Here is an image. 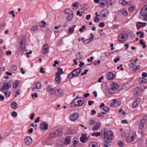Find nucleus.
Returning a JSON list of instances; mask_svg holds the SVG:
<instances>
[{
    "label": "nucleus",
    "instance_id": "69168bd1",
    "mask_svg": "<svg viewBox=\"0 0 147 147\" xmlns=\"http://www.w3.org/2000/svg\"><path fill=\"white\" fill-rule=\"evenodd\" d=\"M40 118L39 117H37L36 119L35 120V122L36 123H37L40 121Z\"/></svg>",
    "mask_w": 147,
    "mask_h": 147
},
{
    "label": "nucleus",
    "instance_id": "c756f323",
    "mask_svg": "<svg viewBox=\"0 0 147 147\" xmlns=\"http://www.w3.org/2000/svg\"><path fill=\"white\" fill-rule=\"evenodd\" d=\"M117 89H116V88H115L113 87H112L111 88H110L109 90V91L110 93L112 94L115 93L116 90Z\"/></svg>",
    "mask_w": 147,
    "mask_h": 147
},
{
    "label": "nucleus",
    "instance_id": "cd10ccee",
    "mask_svg": "<svg viewBox=\"0 0 147 147\" xmlns=\"http://www.w3.org/2000/svg\"><path fill=\"white\" fill-rule=\"evenodd\" d=\"M70 140V138L69 136L67 137L65 139L64 143L65 145H68Z\"/></svg>",
    "mask_w": 147,
    "mask_h": 147
},
{
    "label": "nucleus",
    "instance_id": "f8f14e48",
    "mask_svg": "<svg viewBox=\"0 0 147 147\" xmlns=\"http://www.w3.org/2000/svg\"><path fill=\"white\" fill-rule=\"evenodd\" d=\"M25 48V41L23 39H21L20 42V49L22 53L24 51Z\"/></svg>",
    "mask_w": 147,
    "mask_h": 147
},
{
    "label": "nucleus",
    "instance_id": "393cba45",
    "mask_svg": "<svg viewBox=\"0 0 147 147\" xmlns=\"http://www.w3.org/2000/svg\"><path fill=\"white\" fill-rule=\"evenodd\" d=\"M138 81L140 83H144L146 82L147 80L146 78L142 77L139 78Z\"/></svg>",
    "mask_w": 147,
    "mask_h": 147
},
{
    "label": "nucleus",
    "instance_id": "473e14b6",
    "mask_svg": "<svg viewBox=\"0 0 147 147\" xmlns=\"http://www.w3.org/2000/svg\"><path fill=\"white\" fill-rule=\"evenodd\" d=\"M76 27V26L73 25L72 27L70 28L68 32L70 34H72L74 30V28Z\"/></svg>",
    "mask_w": 147,
    "mask_h": 147
},
{
    "label": "nucleus",
    "instance_id": "3c124183",
    "mask_svg": "<svg viewBox=\"0 0 147 147\" xmlns=\"http://www.w3.org/2000/svg\"><path fill=\"white\" fill-rule=\"evenodd\" d=\"M105 25L104 22H100L99 24V26L100 27L102 28Z\"/></svg>",
    "mask_w": 147,
    "mask_h": 147
},
{
    "label": "nucleus",
    "instance_id": "f3484780",
    "mask_svg": "<svg viewBox=\"0 0 147 147\" xmlns=\"http://www.w3.org/2000/svg\"><path fill=\"white\" fill-rule=\"evenodd\" d=\"M79 116V115L78 113H75L71 115L69 118L71 121H75L77 119Z\"/></svg>",
    "mask_w": 147,
    "mask_h": 147
},
{
    "label": "nucleus",
    "instance_id": "774afa93",
    "mask_svg": "<svg viewBox=\"0 0 147 147\" xmlns=\"http://www.w3.org/2000/svg\"><path fill=\"white\" fill-rule=\"evenodd\" d=\"M89 96V94L88 93L86 94H84V97L85 98H86Z\"/></svg>",
    "mask_w": 147,
    "mask_h": 147
},
{
    "label": "nucleus",
    "instance_id": "2eb2a0df",
    "mask_svg": "<svg viewBox=\"0 0 147 147\" xmlns=\"http://www.w3.org/2000/svg\"><path fill=\"white\" fill-rule=\"evenodd\" d=\"M143 92L142 89L140 88H135L134 91V96L136 97H137L138 95L141 93Z\"/></svg>",
    "mask_w": 147,
    "mask_h": 147
},
{
    "label": "nucleus",
    "instance_id": "c03bdc74",
    "mask_svg": "<svg viewBox=\"0 0 147 147\" xmlns=\"http://www.w3.org/2000/svg\"><path fill=\"white\" fill-rule=\"evenodd\" d=\"M21 92V91L20 90H18L16 91V95L14 96V97H16L18 96Z\"/></svg>",
    "mask_w": 147,
    "mask_h": 147
},
{
    "label": "nucleus",
    "instance_id": "49530a36",
    "mask_svg": "<svg viewBox=\"0 0 147 147\" xmlns=\"http://www.w3.org/2000/svg\"><path fill=\"white\" fill-rule=\"evenodd\" d=\"M119 2L123 5H125L126 4V2L125 0H119Z\"/></svg>",
    "mask_w": 147,
    "mask_h": 147
},
{
    "label": "nucleus",
    "instance_id": "ea45409f",
    "mask_svg": "<svg viewBox=\"0 0 147 147\" xmlns=\"http://www.w3.org/2000/svg\"><path fill=\"white\" fill-rule=\"evenodd\" d=\"M103 110L106 112H108L109 111V108L108 107H104L103 108Z\"/></svg>",
    "mask_w": 147,
    "mask_h": 147
},
{
    "label": "nucleus",
    "instance_id": "4be33fe9",
    "mask_svg": "<svg viewBox=\"0 0 147 147\" xmlns=\"http://www.w3.org/2000/svg\"><path fill=\"white\" fill-rule=\"evenodd\" d=\"M101 13H102V16L104 17H106L109 13L108 10L106 9L102 10Z\"/></svg>",
    "mask_w": 147,
    "mask_h": 147
},
{
    "label": "nucleus",
    "instance_id": "6ab92c4d",
    "mask_svg": "<svg viewBox=\"0 0 147 147\" xmlns=\"http://www.w3.org/2000/svg\"><path fill=\"white\" fill-rule=\"evenodd\" d=\"M56 78L55 79V83L59 84L61 82V77L57 73H55Z\"/></svg>",
    "mask_w": 147,
    "mask_h": 147
},
{
    "label": "nucleus",
    "instance_id": "c85d7f7f",
    "mask_svg": "<svg viewBox=\"0 0 147 147\" xmlns=\"http://www.w3.org/2000/svg\"><path fill=\"white\" fill-rule=\"evenodd\" d=\"M11 107L12 109H16L17 108L18 105L16 102H13L11 104Z\"/></svg>",
    "mask_w": 147,
    "mask_h": 147
},
{
    "label": "nucleus",
    "instance_id": "864d4df0",
    "mask_svg": "<svg viewBox=\"0 0 147 147\" xmlns=\"http://www.w3.org/2000/svg\"><path fill=\"white\" fill-rule=\"evenodd\" d=\"M94 58L92 57H91L90 59H87V61L88 62H91L92 61Z\"/></svg>",
    "mask_w": 147,
    "mask_h": 147
},
{
    "label": "nucleus",
    "instance_id": "052dcab7",
    "mask_svg": "<svg viewBox=\"0 0 147 147\" xmlns=\"http://www.w3.org/2000/svg\"><path fill=\"white\" fill-rule=\"evenodd\" d=\"M54 63L53 64V66L54 67H55L56 66V64H59L58 61H55L54 62Z\"/></svg>",
    "mask_w": 147,
    "mask_h": 147
},
{
    "label": "nucleus",
    "instance_id": "603ef678",
    "mask_svg": "<svg viewBox=\"0 0 147 147\" xmlns=\"http://www.w3.org/2000/svg\"><path fill=\"white\" fill-rule=\"evenodd\" d=\"M44 69L43 67H41L40 70V73L43 74H45L46 73V72L44 71Z\"/></svg>",
    "mask_w": 147,
    "mask_h": 147
},
{
    "label": "nucleus",
    "instance_id": "e433bc0d",
    "mask_svg": "<svg viewBox=\"0 0 147 147\" xmlns=\"http://www.w3.org/2000/svg\"><path fill=\"white\" fill-rule=\"evenodd\" d=\"M79 5V3L78 2H76L72 4V6L74 7H77L78 8Z\"/></svg>",
    "mask_w": 147,
    "mask_h": 147
},
{
    "label": "nucleus",
    "instance_id": "a19ab883",
    "mask_svg": "<svg viewBox=\"0 0 147 147\" xmlns=\"http://www.w3.org/2000/svg\"><path fill=\"white\" fill-rule=\"evenodd\" d=\"M118 145L120 147H123L124 145V144L122 141L119 140L118 142Z\"/></svg>",
    "mask_w": 147,
    "mask_h": 147
},
{
    "label": "nucleus",
    "instance_id": "09e8293b",
    "mask_svg": "<svg viewBox=\"0 0 147 147\" xmlns=\"http://www.w3.org/2000/svg\"><path fill=\"white\" fill-rule=\"evenodd\" d=\"M11 115L13 117H16L17 116V114L15 111H13L11 113Z\"/></svg>",
    "mask_w": 147,
    "mask_h": 147
},
{
    "label": "nucleus",
    "instance_id": "6e6d98bb",
    "mask_svg": "<svg viewBox=\"0 0 147 147\" xmlns=\"http://www.w3.org/2000/svg\"><path fill=\"white\" fill-rule=\"evenodd\" d=\"M94 103V101L89 100L88 101V105L89 106H90L92 105V104Z\"/></svg>",
    "mask_w": 147,
    "mask_h": 147
},
{
    "label": "nucleus",
    "instance_id": "bf43d9fd",
    "mask_svg": "<svg viewBox=\"0 0 147 147\" xmlns=\"http://www.w3.org/2000/svg\"><path fill=\"white\" fill-rule=\"evenodd\" d=\"M142 76L143 77H147V74L146 72H143L142 74Z\"/></svg>",
    "mask_w": 147,
    "mask_h": 147
},
{
    "label": "nucleus",
    "instance_id": "5fc2aeb1",
    "mask_svg": "<svg viewBox=\"0 0 147 147\" xmlns=\"http://www.w3.org/2000/svg\"><path fill=\"white\" fill-rule=\"evenodd\" d=\"M120 60L119 57H118L117 58H116L114 60V61L115 63H116L118 61H119Z\"/></svg>",
    "mask_w": 147,
    "mask_h": 147
},
{
    "label": "nucleus",
    "instance_id": "7ed1b4c3",
    "mask_svg": "<svg viewBox=\"0 0 147 147\" xmlns=\"http://www.w3.org/2000/svg\"><path fill=\"white\" fill-rule=\"evenodd\" d=\"M81 69L80 68H78L74 69L71 72L69 73L67 76V78L71 79L74 77H76L80 73Z\"/></svg>",
    "mask_w": 147,
    "mask_h": 147
},
{
    "label": "nucleus",
    "instance_id": "a18cd8bd",
    "mask_svg": "<svg viewBox=\"0 0 147 147\" xmlns=\"http://www.w3.org/2000/svg\"><path fill=\"white\" fill-rule=\"evenodd\" d=\"M12 70L15 71L17 69V66L15 65L12 66L11 68Z\"/></svg>",
    "mask_w": 147,
    "mask_h": 147
},
{
    "label": "nucleus",
    "instance_id": "e2e57ef3",
    "mask_svg": "<svg viewBox=\"0 0 147 147\" xmlns=\"http://www.w3.org/2000/svg\"><path fill=\"white\" fill-rule=\"evenodd\" d=\"M77 15H79L80 17L82 16V14L80 13V11H78L77 12Z\"/></svg>",
    "mask_w": 147,
    "mask_h": 147
},
{
    "label": "nucleus",
    "instance_id": "58836bf2",
    "mask_svg": "<svg viewBox=\"0 0 147 147\" xmlns=\"http://www.w3.org/2000/svg\"><path fill=\"white\" fill-rule=\"evenodd\" d=\"M115 0H109L108 2V4L109 5H113L115 2Z\"/></svg>",
    "mask_w": 147,
    "mask_h": 147
},
{
    "label": "nucleus",
    "instance_id": "a211bd4d",
    "mask_svg": "<svg viewBox=\"0 0 147 147\" xmlns=\"http://www.w3.org/2000/svg\"><path fill=\"white\" fill-rule=\"evenodd\" d=\"M32 142V140L30 136L26 137L25 139V143L27 146L30 145Z\"/></svg>",
    "mask_w": 147,
    "mask_h": 147
},
{
    "label": "nucleus",
    "instance_id": "2f4dec72",
    "mask_svg": "<svg viewBox=\"0 0 147 147\" xmlns=\"http://www.w3.org/2000/svg\"><path fill=\"white\" fill-rule=\"evenodd\" d=\"M111 85L112 87H114L116 89H118L119 88V86L118 84H117L115 82H113L111 83Z\"/></svg>",
    "mask_w": 147,
    "mask_h": 147
},
{
    "label": "nucleus",
    "instance_id": "f704fd0d",
    "mask_svg": "<svg viewBox=\"0 0 147 147\" xmlns=\"http://www.w3.org/2000/svg\"><path fill=\"white\" fill-rule=\"evenodd\" d=\"M36 84V85L35 86L36 88L38 89H40L41 88V84L40 82H38Z\"/></svg>",
    "mask_w": 147,
    "mask_h": 147
},
{
    "label": "nucleus",
    "instance_id": "0eeeda50",
    "mask_svg": "<svg viewBox=\"0 0 147 147\" xmlns=\"http://www.w3.org/2000/svg\"><path fill=\"white\" fill-rule=\"evenodd\" d=\"M79 100L74 99L71 102V104H74V106H81L82 105L84 102V99L82 98Z\"/></svg>",
    "mask_w": 147,
    "mask_h": 147
},
{
    "label": "nucleus",
    "instance_id": "37998d69",
    "mask_svg": "<svg viewBox=\"0 0 147 147\" xmlns=\"http://www.w3.org/2000/svg\"><path fill=\"white\" fill-rule=\"evenodd\" d=\"M2 92L4 93L6 97H7L9 96L10 94V92L9 91H8V92H5L3 91Z\"/></svg>",
    "mask_w": 147,
    "mask_h": 147
},
{
    "label": "nucleus",
    "instance_id": "bb28decb",
    "mask_svg": "<svg viewBox=\"0 0 147 147\" xmlns=\"http://www.w3.org/2000/svg\"><path fill=\"white\" fill-rule=\"evenodd\" d=\"M100 124V123H97L96 125L92 128V130L93 131L97 130L99 127Z\"/></svg>",
    "mask_w": 147,
    "mask_h": 147
},
{
    "label": "nucleus",
    "instance_id": "338daca9",
    "mask_svg": "<svg viewBox=\"0 0 147 147\" xmlns=\"http://www.w3.org/2000/svg\"><path fill=\"white\" fill-rule=\"evenodd\" d=\"M90 41L89 40V39H88L87 40H85L84 41H83V42L85 44H87L89 42H90Z\"/></svg>",
    "mask_w": 147,
    "mask_h": 147
},
{
    "label": "nucleus",
    "instance_id": "0e129e2a",
    "mask_svg": "<svg viewBox=\"0 0 147 147\" xmlns=\"http://www.w3.org/2000/svg\"><path fill=\"white\" fill-rule=\"evenodd\" d=\"M4 28H5V26H4V24H0V29H3Z\"/></svg>",
    "mask_w": 147,
    "mask_h": 147
},
{
    "label": "nucleus",
    "instance_id": "9b49d317",
    "mask_svg": "<svg viewBox=\"0 0 147 147\" xmlns=\"http://www.w3.org/2000/svg\"><path fill=\"white\" fill-rule=\"evenodd\" d=\"M11 87V84L9 82H5L3 85V88L0 89V91H3L4 90H8Z\"/></svg>",
    "mask_w": 147,
    "mask_h": 147
},
{
    "label": "nucleus",
    "instance_id": "6e6552de",
    "mask_svg": "<svg viewBox=\"0 0 147 147\" xmlns=\"http://www.w3.org/2000/svg\"><path fill=\"white\" fill-rule=\"evenodd\" d=\"M128 38V35L126 33H123L119 35L118 38V40L120 42H124Z\"/></svg>",
    "mask_w": 147,
    "mask_h": 147
},
{
    "label": "nucleus",
    "instance_id": "b1692460",
    "mask_svg": "<svg viewBox=\"0 0 147 147\" xmlns=\"http://www.w3.org/2000/svg\"><path fill=\"white\" fill-rule=\"evenodd\" d=\"M136 65V64L134 62V60L132 59L130 60V63L129 64V67L131 68L134 67Z\"/></svg>",
    "mask_w": 147,
    "mask_h": 147
},
{
    "label": "nucleus",
    "instance_id": "412c9836",
    "mask_svg": "<svg viewBox=\"0 0 147 147\" xmlns=\"http://www.w3.org/2000/svg\"><path fill=\"white\" fill-rule=\"evenodd\" d=\"M141 100L140 98H138L136 99L134 102L133 104L134 107H136L140 103Z\"/></svg>",
    "mask_w": 147,
    "mask_h": 147
},
{
    "label": "nucleus",
    "instance_id": "aec40b11",
    "mask_svg": "<svg viewBox=\"0 0 147 147\" xmlns=\"http://www.w3.org/2000/svg\"><path fill=\"white\" fill-rule=\"evenodd\" d=\"M115 76L112 72H109L107 73V78L109 80H111L115 78Z\"/></svg>",
    "mask_w": 147,
    "mask_h": 147
},
{
    "label": "nucleus",
    "instance_id": "5701e85b",
    "mask_svg": "<svg viewBox=\"0 0 147 147\" xmlns=\"http://www.w3.org/2000/svg\"><path fill=\"white\" fill-rule=\"evenodd\" d=\"M100 6L101 7L102 5H105L108 4L107 0H100Z\"/></svg>",
    "mask_w": 147,
    "mask_h": 147
},
{
    "label": "nucleus",
    "instance_id": "79ce46f5",
    "mask_svg": "<svg viewBox=\"0 0 147 147\" xmlns=\"http://www.w3.org/2000/svg\"><path fill=\"white\" fill-rule=\"evenodd\" d=\"M140 24H142V25L144 26L146 25V22L142 23L140 22H137L136 23V26H138V25H140Z\"/></svg>",
    "mask_w": 147,
    "mask_h": 147
},
{
    "label": "nucleus",
    "instance_id": "dca6fc26",
    "mask_svg": "<svg viewBox=\"0 0 147 147\" xmlns=\"http://www.w3.org/2000/svg\"><path fill=\"white\" fill-rule=\"evenodd\" d=\"M86 135V134H82V137L80 138V141L81 142L84 143L89 140V136L87 137Z\"/></svg>",
    "mask_w": 147,
    "mask_h": 147
},
{
    "label": "nucleus",
    "instance_id": "20e7f679",
    "mask_svg": "<svg viewBox=\"0 0 147 147\" xmlns=\"http://www.w3.org/2000/svg\"><path fill=\"white\" fill-rule=\"evenodd\" d=\"M140 13L142 17L143 20L147 21V4L143 7L140 11Z\"/></svg>",
    "mask_w": 147,
    "mask_h": 147
},
{
    "label": "nucleus",
    "instance_id": "13d9d810",
    "mask_svg": "<svg viewBox=\"0 0 147 147\" xmlns=\"http://www.w3.org/2000/svg\"><path fill=\"white\" fill-rule=\"evenodd\" d=\"M32 53V51H30L29 52H27L26 53V54L27 55V57H30L29 56V54H31Z\"/></svg>",
    "mask_w": 147,
    "mask_h": 147
},
{
    "label": "nucleus",
    "instance_id": "de8ad7c7",
    "mask_svg": "<svg viewBox=\"0 0 147 147\" xmlns=\"http://www.w3.org/2000/svg\"><path fill=\"white\" fill-rule=\"evenodd\" d=\"M121 13L124 16H126L127 14V13L126 10H122Z\"/></svg>",
    "mask_w": 147,
    "mask_h": 147
},
{
    "label": "nucleus",
    "instance_id": "9d476101",
    "mask_svg": "<svg viewBox=\"0 0 147 147\" xmlns=\"http://www.w3.org/2000/svg\"><path fill=\"white\" fill-rule=\"evenodd\" d=\"M49 51V46L48 44H45L42 47L41 50V53L43 55L46 54Z\"/></svg>",
    "mask_w": 147,
    "mask_h": 147
},
{
    "label": "nucleus",
    "instance_id": "680f3d73",
    "mask_svg": "<svg viewBox=\"0 0 147 147\" xmlns=\"http://www.w3.org/2000/svg\"><path fill=\"white\" fill-rule=\"evenodd\" d=\"M94 121L93 120H90L89 121V124L90 125H92L94 124Z\"/></svg>",
    "mask_w": 147,
    "mask_h": 147
},
{
    "label": "nucleus",
    "instance_id": "ddd939ff",
    "mask_svg": "<svg viewBox=\"0 0 147 147\" xmlns=\"http://www.w3.org/2000/svg\"><path fill=\"white\" fill-rule=\"evenodd\" d=\"M40 129L42 131H44L48 129V125L45 122H42L40 124Z\"/></svg>",
    "mask_w": 147,
    "mask_h": 147
},
{
    "label": "nucleus",
    "instance_id": "f257e3e1",
    "mask_svg": "<svg viewBox=\"0 0 147 147\" xmlns=\"http://www.w3.org/2000/svg\"><path fill=\"white\" fill-rule=\"evenodd\" d=\"M102 136H104V138L106 139L105 142L107 144L110 143L113 138V133L111 130L107 131L105 129H103L102 131Z\"/></svg>",
    "mask_w": 147,
    "mask_h": 147
},
{
    "label": "nucleus",
    "instance_id": "8fccbe9b",
    "mask_svg": "<svg viewBox=\"0 0 147 147\" xmlns=\"http://www.w3.org/2000/svg\"><path fill=\"white\" fill-rule=\"evenodd\" d=\"M134 8V7L131 6L128 8V10L130 12H132L133 11Z\"/></svg>",
    "mask_w": 147,
    "mask_h": 147
},
{
    "label": "nucleus",
    "instance_id": "72a5a7b5",
    "mask_svg": "<svg viewBox=\"0 0 147 147\" xmlns=\"http://www.w3.org/2000/svg\"><path fill=\"white\" fill-rule=\"evenodd\" d=\"M143 40L142 39L140 40V44L142 45V48H145L146 47V45L145 44V42H143Z\"/></svg>",
    "mask_w": 147,
    "mask_h": 147
},
{
    "label": "nucleus",
    "instance_id": "4468645a",
    "mask_svg": "<svg viewBox=\"0 0 147 147\" xmlns=\"http://www.w3.org/2000/svg\"><path fill=\"white\" fill-rule=\"evenodd\" d=\"M113 102L110 105L111 107H117L121 104V102L119 101H117L116 99L113 100Z\"/></svg>",
    "mask_w": 147,
    "mask_h": 147
},
{
    "label": "nucleus",
    "instance_id": "423d86ee",
    "mask_svg": "<svg viewBox=\"0 0 147 147\" xmlns=\"http://www.w3.org/2000/svg\"><path fill=\"white\" fill-rule=\"evenodd\" d=\"M136 137V135L135 132H130L129 136L126 138V140L127 142L130 143L133 142Z\"/></svg>",
    "mask_w": 147,
    "mask_h": 147
},
{
    "label": "nucleus",
    "instance_id": "7c9ffc66",
    "mask_svg": "<svg viewBox=\"0 0 147 147\" xmlns=\"http://www.w3.org/2000/svg\"><path fill=\"white\" fill-rule=\"evenodd\" d=\"M20 84V82L16 80V82L13 84V86L14 88H16L18 87V85Z\"/></svg>",
    "mask_w": 147,
    "mask_h": 147
},
{
    "label": "nucleus",
    "instance_id": "4d7b16f0",
    "mask_svg": "<svg viewBox=\"0 0 147 147\" xmlns=\"http://www.w3.org/2000/svg\"><path fill=\"white\" fill-rule=\"evenodd\" d=\"M99 18L97 17H95L94 22H98L99 21Z\"/></svg>",
    "mask_w": 147,
    "mask_h": 147
},
{
    "label": "nucleus",
    "instance_id": "f03ea898",
    "mask_svg": "<svg viewBox=\"0 0 147 147\" xmlns=\"http://www.w3.org/2000/svg\"><path fill=\"white\" fill-rule=\"evenodd\" d=\"M47 90L51 95L54 94L56 96H61L63 94V90L61 89H53L51 86H49L47 88Z\"/></svg>",
    "mask_w": 147,
    "mask_h": 147
},
{
    "label": "nucleus",
    "instance_id": "39448f33",
    "mask_svg": "<svg viewBox=\"0 0 147 147\" xmlns=\"http://www.w3.org/2000/svg\"><path fill=\"white\" fill-rule=\"evenodd\" d=\"M64 13L65 14L68 15L66 18V20L69 22L71 21L73 17V11L67 8L65 10Z\"/></svg>",
    "mask_w": 147,
    "mask_h": 147
},
{
    "label": "nucleus",
    "instance_id": "1a4fd4ad",
    "mask_svg": "<svg viewBox=\"0 0 147 147\" xmlns=\"http://www.w3.org/2000/svg\"><path fill=\"white\" fill-rule=\"evenodd\" d=\"M61 134V130H57L55 132L51 133L49 136V138H55L59 136H60Z\"/></svg>",
    "mask_w": 147,
    "mask_h": 147
},
{
    "label": "nucleus",
    "instance_id": "c9c22d12",
    "mask_svg": "<svg viewBox=\"0 0 147 147\" xmlns=\"http://www.w3.org/2000/svg\"><path fill=\"white\" fill-rule=\"evenodd\" d=\"M63 69L61 68H59L57 70V71L56 72V73L58 74L60 76V75L61 74V73L63 72Z\"/></svg>",
    "mask_w": 147,
    "mask_h": 147
},
{
    "label": "nucleus",
    "instance_id": "4c0bfd02",
    "mask_svg": "<svg viewBox=\"0 0 147 147\" xmlns=\"http://www.w3.org/2000/svg\"><path fill=\"white\" fill-rule=\"evenodd\" d=\"M38 29V27L36 26H32L31 28V30L32 31H35Z\"/></svg>",
    "mask_w": 147,
    "mask_h": 147
},
{
    "label": "nucleus",
    "instance_id": "a878e982",
    "mask_svg": "<svg viewBox=\"0 0 147 147\" xmlns=\"http://www.w3.org/2000/svg\"><path fill=\"white\" fill-rule=\"evenodd\" d=\"M76 59L78 60L81 59L83 58L82 55L80 52H79L78 54H76Z\"/></svg>",
    "mask_w": 147,
    "mask_h": 147
}]
</instances>
